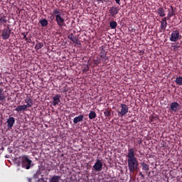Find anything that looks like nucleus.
<instances>
[{
	"mask_svg": "<svg viewBox=\"0 0 182 182\" xmlns=\"http://www.w3.org/2000/svg\"><path fill=\"white\" fill-rule=\"evenodd\" d=\"M17 164L23 167V168H26V170H29L32 166V161L29 159L28 156L23 155L18 159Z\"/></svg>",
	"mask_w": 182,
	"mask_h": 182,
	"instance_id": "f03ea898",
	"label": "nucleus"
},
{
	"mask_svg": "<svg viewBox=\"0 0 182 182\" xmlns=\"http://www.w3.org/2000/svg\"><path fill=\"white\" fill-rule=\"evenodd\" d=\"M127 158L129 173L137 171V170H139V161L137 160V158H136V151L134 148L128 149Z\"/></svg>",
	"mask_w": 182,
	"mask_h": 182,
	"instance_id": "f257e3e1",
	"label": "nucleus"
},
{
	"mask_svg": "<svg viewBox=\"0 0 182 182\" xmlns=\"http://www.w3.org/2000/svg\"><path fill=\"white\" fill-rule=\"evenodd\" d=\"M27 182H32L31 178H26Z\"/></svg>",
	"mask_w": 182,
	"mask_h": 182,
	"instance_id": "ea45409f",
	"label": "nucleus"
},
{
	"mask_svg": "<svg viewBox=\"0 0 182 182\" xmlns=\"http://www.w3.org/2000/svg\"><path fill=\"white\" fill-rule=\"evenodd\" d=\"M59 180H60V176H54L50 179V182H58Z\"/></svg>",
	"mask_w": 182,
	"mask_h": 182,
	"instance_id": "bb28decb",
	"label": "nucleus"
},
{
	"mask_svg": "<svg viewBox=\"0 0 182 182\" xmlns=\"http://www.w3.org/2000/svg\"><path fill=\"white\" fill-rule=\"evenodd\" d=\"M82 72L86 73V72H89V65H85V67L82 69Z\"/></svg>",
	"mask_w": 182,
	"mask_h": 182,
	"instance_id": "f704fd0d",
	"label": "nucleus"
},
{
	"mask_svg": "<svg viewBox=\"0 0 182 182\" xmlns=\"http://www.w3.org/2000/svg\"><path fill=\"white\" fill-rule=\"evenodd\" d=\"M6 18L4 17H0V25L2 26V25H4V23H6Z\"/></svg>",
	"mask_w": 182,
	"mask_h": 182,
	"instance_id": "473e14b6",
	"label": "nucleus"
},
{
	"mask_svg": "<svg viewBox=\"0 0 182 182\" xmlns=\"http://www.w3.org/2000/svg\"><path fill=\"white\" fill-rule=\"evenodd\" d=\"M22 35H23V39H25V41H28V37H27L28 33H22Z\"/></svg>",
	"mask_w": 182,
	"mask_h": 182,
	"instance_id": "e433bc0d",
	"label": "nucleus"
},
{
	"mask_svg": "<svg viewBox=\"0 0 182 182\" xmlns=\"http://www.w3.org/2000/svg\"><path fill=\"white\" fill-rule=\"evenodd\" d=\"M88 116L90 120H93V119H96V117H97L95 111H91Z\"/></svg>",
	"mask_w": 182,
	"mask_h": 182,
	"instance_id": "b1692460",
	"label": "nucleus"
},
{
	"mask_svg": "<svg viewBox=\"0 0 182 182\" xmlns=\"http://www.w3.org/2000/svg\"><path fill=\"white\" fill-rule=\"evenodd\" d=\"M119 11H120V8L119 6H112L109 9V14L112 18H114L117 14H119Z\"/></svg>",
	"mask_w": 182,
	"mask_h": 182,
	"instance_id": "6e6552de",
	"label": "nucleus"
},
{
	"mask_svg": "<svg viewBox=\"0 0 182 182\" xmlns=\"http://www.w3.org/2000/svg\"><path fill=\"white\" fill-rule=\"evenodd\" d=\"M178 109H180V104H178V102H173L171 103L169 109L171 113H177L178 112Z\"/></svg>",
	"mask_w": 182,
	"mask_h": 182,
	"instance_id": "0eeeda50",
	"label": "nucleus"
},
{
	"mask_svg": "<svg viewBox=\"0 0 182 182\" xmlns=\"http://www.w3.org/2000/svg\"><path fill=\"white\" fill-rule=\"evenodd\" d=\"M28 110V108L25 105H18L17 107L15 109V111L19 113V112H26Z\"/></svg>",
	"mask_w": 182,
	"mask_h": 182,
	"instance_id": "2eb2a0df",
	"label": "nucleus"
},
{
	"mask_svg": "<svg viewBox=\"0 0 182 182\" xmlns=\"http://www.w3.org/2000/svg\"><path fill=\"white\" fill-rule=\"evenodd\" d=\"M94 171H102L103 170V162L100 159H97L92 166Z\"/></svg>",
	"mask_w": 182,
	"mask_h": 182,
	"instance_id": "423d86ee",
	"label": "nucleus"
},
{
	"mask_svg": "<svg viewBox=\"0 0 182 182\" xmlns=\"http://www.w3.org/2000/svg\"><path fill=\"white\" fill-rule=\"evenodd\" d=\"M52 16L56 18V16H60L62 15V14L60 13V10L58 9H55L52 14H51Z\"/></svg>",
	"mask_w": 182,
	"mask_h": 182,
	"instance_id": "412c9836",
	"label": "nucleus"
},
{
	"mask_svg": "<svg viewBox=\"0 0 182 182\" xmlns=\"http://www.w3.org/2000/svg\"><path fill=\"white\" fill-rule=\"evenodd\" d=\"M97 1H99L100 2H102V1H105V0H97Z\"/></svg>",
	"mask_w": 182,
	"mask_h": 182,
	"instance_id": "c03bdc74",
	"label": "nucleus"
},
{
	"mask_svg": "<svg viewBox=\"0 0 182 182\" xmlns=\"http://www.w3.org/2000/svg\"><path fill=\"white\" fill-rule=\"evenodd\" d=\"M175 82L176 85H178L179 86H182V77L181 76L177 77L175 80Z\"/></svg>",
	"mask_w": 182,
	"mask_h": 182,
	"instance_id": "393cba45",
	"label": "nucleus"
},
{
	"mask_svg": "<svg viewBox=\"0 0 182 182\" xmlns=\"http://www.w3.org/2000/svg\"><path fill=\"white\" fill-rule=\"evenodd\" d=\"M129 113V107L126 104H121V109L117 111V114L119 117H123Z\"/></svg>",
	"mask_w": 182,
	"mask_h": 182,
	"instance_id": "20e7f679",
	"label": "nucleus"
},
{
	"mask_svg": "<svg viewBox=\"0 0 182 182\" xmlns=\"http://www.w3.org/2000/svg\"><path fill=\"white\" fill-rule=\"evenodd\" d=\"M39 23H41V26H43V28L49 25V22H48V20H46V18L40 20Z\"/></svg>",
	"mask_w": 182,
	"mask_h": 182,
	"instance_id": "4be33fe9",
	"label": "nucleus"
},
{
	"mask_svg": "<svg viewBox=\"0 0 182 182\" xmlns=\"http://www.w3.org/2000/svg\"><path fill=\"white\" fill-rule=\"evenodd\" d=\"M105 56L106 55H100V58H101V60H102L105 58Z\"/></svg>",
	"mask_w": 182,
	"mask_h": 182,
	"instance_id": "58836bf2",
	"label": "nucleus"
},
{
	"mask_svg": "<svg viewBox=\"0 0 182 182\" xmlns=\"http://www.w3.org/2000/svg\"><path fill=\"white\" fill-rule=\"evenodd\" d=\"M104 114L105 117H110V116H112V113L109 109H105L104 111Z\"/></svg>",
	"mask_w": 182,
	"mask_h": 182,
	"instance_id": "2f4dec72",
	"label": "nucleus"
},
{
	"mask_svg": "<svg viewBox=\"0 0 182 182\" xmlns=\"http://www.w3.org/2000/svg\"><path fill=\"white\" fill-rule=\"evenodd\" d=\"M100 63H102V58H100L99 57H97V59L94 60V65H100Z\"/></svg>",
	"mask_w": 182,
	"mask_h": 182,
	"instance_id": "7c9ffc66",
	"label": "nucleus"
},
{
	"mask_svg": "<svg viewBox=\"0 0 182 182\" xmlns=\"http://www.w3.org/2000/svg\"><path fill=\"white\" fill-rule=\"evenodd\" d=\"M68 38L70 41H72L73 43H75V45H82V43H80V41H79V38H77L76 35L73 34V33H71L70 34H69L68 36Z\"/></svg>",
	"mask_w": 182,
	"mask_h": 182,
	"instance_id": "1a4fd4ad",
	"label": "nucleus"
},
{
	"mask_svg": "<svg viewBox=\"0 0 182 182\" xmlns=\"http://www.w3.org/2000/svg\"><path fill=\"white\" fill-rule=\"evenodd\" d=\"M43 48V43H38L35 46V50H39V49H42Z\"/></svg>",
	"mask_w": 182,
	"mask_h": 182,
	"instance_id": "cd10ccee",
	"label": "nucleus"
},
{
	"mask_svg": "<svg viewBox=\"0 0 182 182\" xmlns=\"http://www.w3.org/2000/svg\"><path fill=\"white\" fill-rule=\"evenodd\" d=\"M141 143H142L141 140H139V141H138V144H141Z\"/></svg>",
	"mask_w": 182,
	"mask_h": 182,
	"instance_id": "37998d69",
	"label": "nucleus"
},
{
	"mask_svg": "<svg viewBox=\"0 0 182 182\" xmlns=\"http://www.w3.org/2000/svg\"><path fill=\"white\" fill-rule=\"evenodd\" d=\"M180 38H181V36L180 35V31L178 30H175L172 31L169 40L171 41V42H177V41H178Z\"/></svg>",
	"mask_w": 182,
	"mask_h": 182,
	"instance_id": "39448f33",
	"label": "nucleus"
},
{
	"mask_svg": "<svg viewBox=\"0 0 182 182\" xmlns=\"http://www.w3.org/2000/svg\"><path fill=\"white\" fill-rule=\"evenodd\" d=\"M24 102L26 103L25 106H26L27 109L28 107H32V106H33V101L32 100V98H26L24 100Z\"/></svg>",
	"mask_w": 182,
	"mask_h": 182,
	"instance_id": "dca6fc26",
	"label": "nucleus"
},
{
	"mask_svg": "<svg viewBox=\"0 0 182 182\" xmlns=\"http://www.w3.org/2000/svg\"><path fill=\"white\" fill-rule=\"evenodd\" d=\"M109 27L111 29H116L117 28V22L112 21L109 23Z\"/></svg>",
	"mask_w": 182,
	"mask_h": 182,
	"instance_id": "a878e982",
	"label": "nucleus"
},
{
	"mask_svg": "<svg viewBox=\"0 0 182 182\" xmlns=\"http://www.w3.org/2000/svg\"><path fill=\"white\" fill-rule=\"evenodd\" d=\"M150 122L154 123L159 120V117L157 116L151 115L149 117Z\"/></svg>",
	"mask_w": 182,
	"mask_h": 182,
	"instance_id": "c756f323",
	"label": "nucleus"
},
{
	"mask_svg": "<svg viewBox=\"0 0 182 182\" xmlns=\"http://www.w3.org/2000/svg\"><path fill=\"white\" fill-rule=\"evenodd\" d=\"M55 22L60 27L66 26V24L65 23V19L63 17H62V16H56Z\"/></svg>",
	"mask_w": 182,
	"mask_h": 182,
	"instance_id": "9d476101",
	"label": "nucleus"
},
{
	"mask_svg": "<svg viewBox=\"0 0 182 182\" xmlns=\"http://www.w3.org/2000/svg\"><path fill=\"white\" fill-rule=\"evenodd\" d=\"M139 176H141V177H144V175L143 174L142 172H140V173H139Z\"/></svg>",
	"mask_w": 182,
	"mask_h": 182,
	"instance_id": "79ce46f5",
	"label": "nucleus"
},
{
	"mask_svg": "<svg viewBox=\"0 0 182 182\" xmlns=\"http://www.w3.org/2000/svg\"><path fill=\"white\" fill-rule=\"evenodd\" d=\"M101 62H102V63L104 65H107L108 62H109V57H107V55H105V58L101 60Z\"/></svg>",
	"mask_w": 182,
	"mask_h": 182,
	"instance_id": "72a5a7b5",
	"label": "nucleus"
},
{
	"mask_svg": "<svg viewBox=\"0 0 182 182\" xmlns=\"http://www.w3.org/2000/svg\"><path fill=\"white\" fill-rule=\"evenodd\" d=\"M100 55L102 56H107V52H106V50H102L100 51Z\"/></svg>",
	"mask_w": 182,
	"mask_h": 182,
	"instance_id": "c9c22d12",
	"label": "nucleus"
},
{
	"mask_svg": "<svg viewBox=\"0 0 182 182\" xmlns=\"http://www.w3.org/2000/svg\"><path fill=\"white\" fill-rule=\"evenodd\" d=\"M6 100V95L4 92V88H0V102H5Z\"/></svg>",
	"mask_w": 182,
	"mask_h": 182,
	"instance_id": "a211bd4d",
	"label": "nucleus"
},
{
	"mask_svg": "<svg viewBox=\"0 0 182 182\" xmlns=\"http://www.w3.org/2000/svg\"><path fill=\"white\" fill-rule=\"evenodd\" d=\"M157 14L161 18H164V16H166V11H164V9H163V7H159L157 9Z\"/></svg>",
	"mask_w": 182,
	"mask_h": 182,
	"instance_id": "f3484780",
	"label": "nucleus"
},
{
	"mask_svg": "<svg viewBox=\"0 0 182 182\" xmlns=\"http://www.w3.org/2000/svg\"><path fill=\"white\" fill-rule=\"evenodd\" d=\"M85 117L82 114L77 116V117H75L74 119H73V123L74 124H77V123L80 122H82L83 121V118Z\"/></svg>",
	"mask_w": 182,
	"mask_h": 182,
	"instance_id": "6ab92c4d",
	"label": "nucleus"
},
{
	"mask_svg": "<svg viewBox=\"0 0 182 182\" xmlns=\"http://www.w3.org/2000/svg\"><path fill=\"white\" fill-rule=\"evenodd\" d=\"M26 42H28V43H31L32 42V39L31 38H27V40H26Z\"/></svg>",
	"mask_w": 182,
	"mask_h": 182,
	"instance_id": "4c0bfd02",
	"label": "nucleus"
},
{
	"mask_svg": "<svg viewBox=\"0 0 182 182\" xmlns=\"http://www.w3.org/2000/svg\"><path fill=\"white\" fill-rule=\"evenodd\" d=\"M171 11H168L166 19H170L171 16H174V9L171 6Z\"/></svg>",
	"mask_w": 182,
	"mask_h": 182,
	"instance_id": "5701e85b",
	"label": "nucleus"
},
{
	"mask_svg": "<svg viewBox=\"0 0 182 182\" xmlns=\"http://www.w3.org/2000/svg\"><path fill=\"white\" fill-rule=\"evenodd\" d=\"M161 23V29L162 31H166V28H167V17H164L160 21Z\"/></svg>",
	"mask_w": 182,
	"mask_h": 182,
	"instance_id": "4468645a",
	"label": "nucleus"
},
{
	"mask_svg": "<svg viewBox=\"0 0 182 182\" xmlns=\"http://www.w3.org/2000/svg\"><path fill=\"white\" fill-rule=\"evenodd\" d=\"M11 32H12V29L9 28V26H7L6 28H4L3 30H1V36L2 39H4V41H6V39H9Z\"/></svg>",
	"mask_w": 182,
	"mask_h": 182,
	"instance_id": "7ed1b4c3",
	"label": "nucleus"
},
{
	"mask_svg": "<svg viewBox=\"0 0 182 182\" xmlns=\"http://www.w3.org/2000/svg\"><path fill=\"white\" fill-rule=\"evenodd\" d=\"M141 166H142V170H144V171H145V173H149V171L150 170V168L149 166V164L142 162L141 163Z\"/></svg>",
	"mask_w": 182,
	"mask_h": 182,
	"instance_id": "aec40b11",
	"label": "nucleus"
},
{
	"mask_svg": "<svg viewBox=\"0 0 182 182\" xmlns=\"http://www.w3.org/2000/svg\"><path fill=\"white\" fill-rule=\"evenodd\" d=\"M43 177V174H42V170L41 169L37 170L36 173H34L33 176V178L35 180H42Z\"/></svg>",
	"mask_w": 182,
	"mask_h": 182,
	"instance_id": "f8f14e48",
	"label": "nucleus"
},
{
	"mask_svg": "<svg viewBox=\"0 0 182 182\" xmlns=\"http://www.w3.org/2000/svg\"><path fill=\"white\" fill-rule=\"evenodd\" d=\"M6 123L7 127L9 129H12V127H14V124H15V118L9 117V119H7Z\"/></svg>",
	"mask_w": 182,
	"mask_h": 182,
	"instance_id": "ddd939ff",
	"label": "nucleus"
},
{
	"mask_svg": "<svg viewBox=\"0 0 182 182\" xmlns=\"http://www.w3.org/2000/svg\"><path fill=\"white\" fill-rule=\"evenodd\" d=\"M115 2H116L118 5H120V0H115Z\"/></svg>",
	"mask_w": 182,
	"mask_h": 182,
	"instance_id": "a19ab883",
	"label": "nucleus"
},
{
	"mask_svg": "<svg viewBox=\"0 0 182 182\" xmlns=\"http://www.w3.org/2000/svg\"><path fill=\"white\" fill-rule=\"evenodd\" d=\"M60 103V95H55L53 97V106H58Z\"/></svg>",
	"mask_w": 182,
	"mask_h": 182,
	"instance_id": "9b49d317",
	"label": "nucleus"
},
{
	"mask_svg": "<svg viewBox=\"0 0 182 182\" xmlns=\"http://www.w3.org/2000/svg\"><path fill=\"white\" fill-rule=\"evenodd\" d=\"M171 48H173V50L176 51L178 48H180V45H178V43H173L171 44Z\"/></svg>",
	"mask_w": 182,
	"mask_h": 182,
	"instance_id": "c85d7f7f",
	"label": "nucleus"
}]
</instances>
